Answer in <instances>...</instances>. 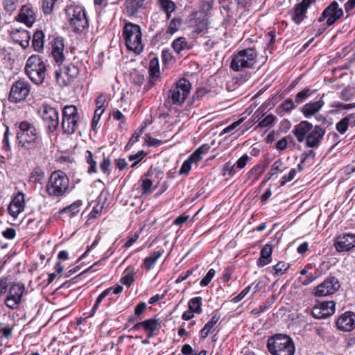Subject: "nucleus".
I'll return each mask as SVG.
<instances>
[{
	"instance_id": "nucleus-50",
	"label": "nucleus",
	"mask_w": 355,
	"mask_h": 355,
	"mask_svg": "<svg viewBox=\"0 0 355 355\" xmlns=\"http://www.w3.org/2000/svg\"><path fill=\"white\" fill-rule=\"evenodd\" d=\"M236 165L232 164L231 162H227L223 168V175H228L229 176H233L237 173Z\"/></svg>"
},
{
	"instance_id": "nucleus-51",
	"label": "nucleus",
	"mask_w": 355,
	"mask_h": 355,
	"mask_svg": "<svg viewBox=\"0 0 355 355\" xmlns=\"http://www.w3.org/2000/svg\"><path fill=\"white\" fill-rule=\"evenodd\" d=\"M56 1L57 0H43L42 10L45 15H49L52 12Z\"/></svg>"
},
{
	"instance_id": "nucleus-36",
	"label": "nucleus",
	"mask_w": 355,
	"mask_h": 355,
	"mask_svg": "<svg viewBox=\"0 0 355 355\" xmlns=\"http://www.w3.org/2000/svg\"><path fill=\"white\" fill-rule=\"evenodd\" d=\"M202 299L201 297L191 298L188 303L189 309L196 313H201Z\"/></svg>"
},
{
	"instance_id": "nucleus-44",
	"label": "nucleus",
	"mask_w": 355,
	"mask_h": 355,
	"mask_svg": "<svg viewBox=\"0 0 355 355\" xmlns=\"http://www.w3.org/2000/svg\"><path fill=\"white\" fill-rule=\"evenodd\" d=\"M19 0H3V4L7 12L12 13L17 8Z\"/></svg>"
},
{
	"instance_id": "nucleus-13",
	"label": "nucleus",
	"mask_w": 355,
	"mask_h": 355,
	"mask_svg": "<svg viewBox=\"0 0 355 355\" xmlns=\"http://www.w3.org/2000/svg\"><path fill=\"white\" fill-rule=\"evenodd\" d=\"M340 285L337 278L330 277L317 286L313 293L315 296L323 297L334 293L340 288Z\"/></svg>"
},
{
	"instance_id": "nucleus-29",
	"label": "nucleus",
	"mask_w": 355,
	"mask_h": 355,
	"mask_svg": "<svg viewBox=\"0 0 355 355\" xmlns=\"http://www.w3.org/2000/svg\"><path fill=\"white\" fill-rule=\"evenodd\" d=\"M14 325L0 322V340H8L13 335Z\"/></svg>"
},
{
	"instance_id": "nucleus-12",
	"label": "nucleus",
	"mask_w": 355,
	"mask_h": 355,
	"mask_svg": "<svg viewBox=\"0 0 355 355\" xmlns=\"http://www.w3.org/2000/svg\"><path fill=\"white\" fill-rule=\"evenodd\" d=\"M343 15V10L338 8V3L333 1L322 12L321 16L318 19L319 22L327 19L326 27L333 25L338 19Z\"/></svg>"
},
{
	"instance_id": "nucleus-24",
	"label": "nucleus",
	"mask_w": 355,
	"mask_h": 355,
	"mask_svg": "<svg viewBox=\"0 0 355 355\" xmlns=\"http://www.w3.org/2000/svg\"><path fill=\"white\" fill-rule=\"evenodd\" d=\"M272 246L267 243L263 246L260 252V257L257 261L259 267H263L272 261Z\"/></svg>"
},
{
	"instance_id": "nucleus-4",
	"label": "nucleus",
	"mask_w": 355,
	"mask_h": 355,
	"mask_svg": "<svg viewBox=\"0 0 355 355\" xmlns=\"http://www.w3.org/2000/svg\"><path fill=\"white\" fill-rule=\"evenodd\" d=\"M25 73L35 85H42L46 75V65L39 55L30 56L26 63Z\"/></svg>"
},
{
	"instance_id": "nucleus-41",
	"label": "nucleus",
	"mask_w": 355,
	"mask_h": 355,
	"mask_svg": "<svg viewBox=\"0 0 355 355\" xmlns=\"http://www.w3.org/2000/svg\"><path fill=\"white\" fill-rule=\"evenodd\" d=\"M161 7L166 12L167 19L171 17V13L175 10V4L171 0H160Z\"/></svg>"
},
{
	"instance_id": "nucleus-63",
	"label": "nucleus",
	"mask_w": 355,
	"mask_h": 355,
	"mask_svg": "<svg viewBox=\"0 0 355 355\" xmlns=\"http://www.w3.org/2000/svg\"><path fill=\"white\" fill-rule=\"evenodd\" d=\"M249 159L250 157L247 155H244L240 157L235 164L236 165V168L242 169L244 168L246 166L247 162L249 160Z\"/></svg>"
},
{
	"instance_id": "nucleus-53",
	"label": "nucleus",
	"mask_w": 355,
	"mask_h": 355,
	"mask_svg": "<svg viewBox=\"0 0 355 355\" xmlns=\"http://www.w3.org/2000/svg\"><path fill=\"white\" fill-rule=\"evenodd\" d=\"M284 162H282V159H278L277 160H276L272 166V168L270 169V171L274 174L275 175L276 173H277L278 172H283V171L284 170Z\"/></svg>"
},
{
	"instance_id": "nucleus-57",
	"label": "nucleus",
	"mask_w": 355,
	"mask_h": 355,
	"mask_svg": "<svg viewBox=\"0 0 355 355\" xmlns=\"http://www.w3.org/2000/svg\"><path fill=\"white\" fill-rule=\"evenodd\" d=\"M104 112V109H96L92 121V128L94 130L100 120L101 116Z\"/></svg>"
},
{
	"instance_id": "nucleus-37",
	"label": "nucleus",
	"mask_w": 355,
	"mask_h": 355,
	"mask_svg": "<svg viewBox=\"0 0 355 355\" xmlns=\"http://www.w3.org/2000/svg\"><path fill=\"white\" fill-rule=\"evenodd\" d=\"M172 46L175 51L178 53L189 48L187 40L184 37H180L175 40L172 44Z\"/></svg>"
},
{
	"instance_id": "nucleus-9",
	"label": "nucleus",
	"mask_w": 355,
	"mask_h": 355,
	"mask_svg": "<svg viewBox=\"0 0 355 355\" xmlns=\"http://www.w3.org/2000/svg\"><path fill=\"white\" fill-rule=\"evenodd\" d=\"M191 89V83L189 80L182 78L180 79L174 87L169 90L168 98L171 99L173 103L176 105L182 104Z\"/></svg>"
},
{
	"instance_id": "nucleus-60",
	"label": "nucleus",
	"mask_w": 355,
	"mask_h": 355,
	"mask_svg": "<svg viewBox=\"0 0 355 355\" xmlns=\"http://www.w3.org/2000/svg\"><path fill=\"white\" fill-rule=\"evenodd\" d=\"M9 128L6 127V130L4 132L3 139V149H4L6 151L10 150V146L9 143Z\"/></svg>"
},
{
	"instance_id": "nucleus-52",
	"label": "nucleus",
	"mask_w": 355,
	"mask_h": 355,
	"mask_svg": "<svg viewBox=\"0 0 355 355\" xmlns=\"http://www.w3.org/2000/svg\"><path fill=\"white\" fill-rule=\"evenodd\" d=\"M215 273H216L215 270L213 268H211L208 271L207 275L200 281V286H207L210 283V282L211 281L213 277H214Z\"/></svg>"
},
{
	"instance_id": "nucleus-26",
	"label": "nucleus",
	"mask_w": 355,
	"mask_h": 355,
	"mask_svg": "<svg viewBox=\"0 0 355 355\" xmlns=\"http://www.w3.org/2000/svg\"><path fill=\"white\" fill-rule=\"evenodd\" d=\"M123 291V286L121 285H117L116 286H113L105 289L103 293H101L97 297L95 304L94 305L91 315H94L96 309H98L99 304L102 302V300L107 296H111L112 294H119L121 293Z\"/></svg>"
},
{
	"instance_id": "nucleus-23",
	"label": "nucleus",
	"mask_w": 355,
	"mask_h": 355,
	"mask_svg": "<svg viewBox=\"0 0 355 355\" xmlns=\"http://www.w3.org/2000/svg\"><path fill=\"white\" fill-rule=\"evenodd\" d=\"M133 35V24L126 22L124 24L121 38L124 42V44L129 51H133V42L132 37Z\"/></svg>"
},
{
	"instance_id": "nucleus-15",
	"label": "nucleus",
	"mask_w": 355,
	"mask_h": 355,
	"mask_svg": "<svg viewBox=\"0 0 355 355\" xmlns=\"http://www.w3.org/2000/svg\"><path fill=\"white\" fill-rule=\"evenodd\" d=\"M335 311L334 301L318 302L312 309L311 314L317 319H324L331 315Z\"/></svg>"
},
{
	"instance_id": "nucleus-20",
	"label": "nucleus",
	"mask_w": 355,
	"mask_h": 355,
	"mask_svg": "<svg viewBox=\"0 0 355 355\" xmlns=\"http://www.w3.org/2000/svg\"><path fill=\"white\" fill-rule=\"evenodd\" d=\"M10 35L13 42L20 44L23 49L28 46L31 39L28 31L24 29L15 28L11 31Z\"/></svg>"
},
{
	"instance_id": "nucleus-64",
	"label": "nucleus",
	"mask_w": 355,
	"mask_h": 355,
	"mask_svg": "<svg viewBox=\"0 0 355 355\" xmlns=\"http://www.w3.org/2000/svg\"><path fill=\"white\" fill-rule=\"evenodd\" d=\"M317 278L316 275L309 273L306 275V278L304 279H302L300 277H299V281L301 282L302 284L304 286H307L312 283L315 279Z\"/></svg>"
},
{
	"instance_id": "nucleus-5",
	"label": "nucleus",
	"mask_w": 355,
	"mask_h": 355,
	"mask_svg": "<svg viewBox=\"0 0 355 355\" xmlns=\"http://www.w3.org/2000/svg\"><path fill=\"white\" fill-rule=\"evenodd\" d=\"M67 19L72 30L77 33H82L89 26L85 8L80 6H68L65 8Z\"/></svg>"
},
{
	"instance_id": "nucleus-56",
	"label": "nucleus",
	"mask_w": 355,
	"mask_h": 355,
	"mask_svg": "<svg viewBox=\"0 0 355 355\" xmlns=\"http://www.w3.org/2000/svg\"><path fill=\"white\" fill-rule=\"evenodd\" d=\"M9 214L14 218H17L18 215L21 213L24 209H21L20 207L15 206L11 203L8 208Z\"/></svg>"
},
{
	"instance_id": "nucleus-30",
	"label": "nucleus",
	"mask_w": 355,
	"mask_h": 355,
	"mask_svg": "<svg viewBox=\"0 0 355 355\" xmlns=\"http://www.w3.org/2000/svg\"><path fill=\"white\" fill-rule=\"evenodd\" d=\"M135 54H139L144 50V45L141 43V31L139 26L135 24Z\"/></svg>"
},
{
	"instance_id": "nucleus-49",
	"label": "nucleus",
	"mask_w": 355,
	"mask_h": 355,
	"mask_svg": "<svg viewBox=\"0 0 355 355\" xmlns=\"http://www.w3.org/2000/svg\"><path fill=\"white\" fill-rule=\"evenodd\" d=\"M181 23L182 20L180 19H173L170 22L166 33L171 35L175 33L178 30Z\"/></svg>"
},
{
	"instance_id": "nucleus-2",
	"label": "nucleus",
	"mask_w": 355,
	"mask_h": 355,
	"mask_svg": "<svg viewBox=\"0 0 355 355\" xmlns=\"http://www.w3.org/2000/svg\"><path fill=\"white\" fill-rule=\"evenodd\" d=\"M19 144L26 149H33L42 152L44 145L39 131L33 123L22 121L19 125L17 132Z\"/></svg>"
},
{
	"instance_id": "nucleus-35",
	"label": "nucleus",
	"mask_w": 355,
	"mask_h": 355,
	"mask_svg": "<svg viewBox=\"0 0 355 355\" xmlns=\"http://www.w3.org/2000/svg\"><path fill=\"white\" fill-rule=\"evenodd\" d=\"M354 119L352 114L347 115L336 123V128L340 134H345L350 124L351 120Z\"/></svg>"
},
{
	"instance_id": "nucleus-18",
	"label": "nucleus",
	"mask_w": 355,
	"mask_h": 355,
	"mask_svg": "<svg viewBox=\"0 0 355 355\" xmlns=\"http://www.w3.org/2000/svg\"><path fill=\"white\" fill-rule=\"evenodd\" d=\"M160 328V321L157 318H150L135 324V330L143 329L148 338L154 336V332Z\"/></svg>"
},
{
	"instance_id": "nucleus-22",
	"label": "nucleus",
	"mask_w": 355,
	"mask_h": 355,
	"mask_svg": "<svg viewBox=\"0 0 355 355\" xmlns=\"http://www.w3.org/2000/svg\"><path fill=\"white\" fill-rule=\"evenodd\" d=\"M16 19L30 27L35 21V12L30 6L24 5L16 17Z\"/></svg>"
},
{
	"instance_id": "nucleus-45",
	"label": "nucleus",
	"mask_w": 355,
	"mask_h": 355,
	"mask_svg": "<svg viewBox=\"0 0 355 355\" xmlns=\"http://www.w3.org/2000/svg\"><path fill=\"white\" fill-rule=\"evenodd\" d=\"M140 182V186L142 189L143 193H149L152 192L151 187L153 185V182L150 179H148L146 177H142Z\"/></svg>"
},
{
	"instance_id": "nucleus-54",
	"label": "nucleus",
	"mask_w": 355,
	"mask_h": 355,
	"mask_svg": "<svg viewBox=\"0 0 355 355\" xmlns=\"http://www.w3.org/2000/svg\"><path fill=\"white\" fill-rule=\"evenodd\" d=\"M297 171L295 168H292L288 175L282 178L280 181V186L285 185L287 182L292 181L296 175Z\"/></svg>"
},
{
	"instance_id": "nucleus-55",
	"label": "nucleus",
	"mask_w": 355,
	"mask_h": 355,
	"mask_svg": "<svg viewBox=\"0 0 355 355\" xmlns=\"http://www.w3.org/2000/svg\"><path fill=\"white\" fill-rule=\"evenodd\" d=\"M110 166H111V162H110V158L108 157H103V159L100 164V168H101V171L105 174H109L110 171Z\"/></svg>"
},
{
	"instance_id": "nucleus-6",
	"label": "nucleus",
	"mask_w": 355,
	"mask_h": 355,
	"mask_svg": "<svg viewBox=\"0 0 355 355\" xmlns=\"http://www.w3.org/2000/svg\"><path fill=\"white\" fill-rule=\"evenodd\" d=\"M257 62V53L253 48L239 51L233 55L230 67L235 71L252 69Z\"/></svg>"
},
{
	"instance_id": "nucleus-27",
	"label": "nucleus",
	"mask_w": 355,
	"mask_h": 355,
	"mask_svg": "<svg viewBox=\"0 0 355 355\" xmlns=\"http://www.w3.org/2000/svg\"><path fill=\"white\" fill-rule=\"evenodd\" d=\"M324 105L322 101L310 102L305 104L301 109L305 117L308 118L318 112Z\"/></svg>"
},
{
	"instance_id": "nucleus-16",
	"label": "nucleus",
	"mask_w": 355,
	"mask_h": 355,
	"mask_svg": "<svg viewBox=\"0 0 355 355\" xmlns=\"http://www.w3.org/2000/svg\"><path fill=\"white\" fill-rule=\"evenodd\" d=\"M336 327L343 331H350L355 328V313L346 311L336 320Z\"/></svg>"
},
{
	"instance_id": "nucleus-8",
	"label": "nucleus",
	"mask_w": 355,
	"mask_h": 355,
	"mask_svg": "<svg viewBox=\"0 0 355 355\" xmlns=\"http://www.w3.org/2000/svg\"><path fill=\"white\" fill-rule=\"evenodd\" d=\"M80 116L75 105H66L62 109V128L64 133L73 134L78 129Z\"/></svg>"
},
{
	"instance_id": "nucleus-31",
	"label": "nucleus",
	"mask_w": 355,
	"mask_h": 355,
	"mask_svg": "<svg viewBox=\"0 0 355 355\" xmlns=\"http://www.w3.org/2000/svg\"><path fill=\"white\" fill-rule=\"evenodd\" d=\"M148 71L150 77V82H153L154 79L156 80V78L159 77L160 71L159 62L157 58H153L150 61Z\"/></svg>"
},
{
	"instance_id": "nucleus-39",
	"label": "nucleus",
	"mask_w": 355,
	"mask_h": 355,
	"mask_svg": "<svg viewBox=\"0 0 355 355\" xmlns=\"http://www.w3.org/2000/svg\"><path fill=\"white\" fill-rule=\"evenodd\" d=\"M289 263L284 261H279L275 266H273L272 272L275 276H280L284 274L289 268Z\"/></svg>"
},
{
	"instance_id": "nucleus-3",
	"label": "nucleus",
	"mask_w": 355,
	"mask_h": 355,
	"mask_svg": "<svg viewBox=\"0 0 355 355\" xmlns=\"http://www.w3.org/2000/svg\"><path fill=\"white\" fill-rule=\"evenodd\" d=\"M267 348L272 355H293L295 351L292 338L282 334L270 337L267 340Z\"/></svg>"
},
{
	"instance_id": "nucleus-48",
	"label": "nucleus",
	"mask_w": 355,
	"mask_h": 355,
	"mask_svg": "<svg viewBox=\"0 0 355 355\" xmlns=\"http://www.w3.org/2000/svg\"><path fill=\"white\" fill-rule=\"evenodd\" d=\"M275 120L274 115L268 114L259 123L258 126L261 128L271 127L274 125Z\"/></svg>"
},
{
	"instance_id": "nucleus-47",
	"label": "nucleus",
	"mask_w": 355,
	"mask_h": 355,
	"mask_svg": "<svg viewBox=\"0 0 355 355\" xmlns=\"http://www.w3.org/2000/svg\"><path fill=\"white\" fill-rule=\"evenodd\" d=\"M311 92L309 89H304L302 91L298 92L295 98L297 104H300L304 102L310 95Z\"/></svg>"
},
{
	"instance_id": "nucleus-19",
	"label": "nucleus",
	"mask_w": 355,
	"mask_h": 355,
	"mask_svg": "<svg viewBox=\"0 0 355 355\" xmlns=\"http://www.w3.org/2000/svg\"><path fill=\"white\" fill-rule=\"evenodd\" d=\"M64 48V41L62 38L57 37L54 39L52 44L51 55L58 67L62 64L65 59Z\"/></svg>"
},
{
	"instance_id": "nucleus-25",
	"label": "nucleus",
	"mask_w": 355,
	"mask_h": 355,
	"mask_svg": "<svg viewBox=\"0 0 355 355\" xmlns=\"http://www.w3.org/2000/svg\"><path fill=\"white\" fill-rule=\"evenodd\" d=\"M220 318V314L218 311H214L212 313L211 320L207 322L204 327L200 331V338L202 339L206 338L208 335L214 331L215 324L218 322Z\"/></svg>"
},
{
	"instance_id": "nucleus-28",
	"label": "nucleus",
	"mask_w": 355,
	"mask_h": 355,
	"mask_svg": "<svg viewBox=\"0 0 355 355\" xmlns=\"http://www.w3.org/2000/svg\"><path fill=\"white\" fill-rule=\"evenodd\" d=\"M83 203L82 201L78 200L75 202H73L70 205L63 208L60 210V214H67V216L69 218H71L74 216H76L79 211L80 208L82 206Z\"/></svg>"
},
{
	"instance_id": "nucleus-10",
	"label": "nucleus",
	"mask_w": 355,
	"mask_h": 355,
	"mask_svg": "<svg viewBox=\"0 0 355 355\" xmlns=\"http://www.w3.org/2000/svg\"><path fill=\"white\" fill-rule=\"evenodd\" d=\"M31 86L29 83L24 79H19L13 83L8 99L13 103H18L24 99L29 95Z\"/></svg>"
},
{
	"instance_id": "nucleus-11",
	"label": "nucleus",
	"mask_w": 355,
	"mask_h": 355,
	"mask_svg": "<svg viewBox=\"0 0 355 355\" xmlns=\"http://www.w3.org/2000/svg\"><path fill=\"white\" fill-rule=\"evenodd\" d=\"M24 291V284L21 282L11 284L5 300V304L7 307L11 309H17L21 302V297Z\"/></svg>"
},
{
	"instance_id": "nucleus-33",
	"label": "nucleus",
	"mask_w": 355,
	"mask_h": 355,
	"mask_svg": "<svg viewBox=\"0 0 355 355\" xmlns=\"http://www.w3.org/2000/svg\"><path fill=\"white\" fill-rule=\"evenodd\" d=\"M162 252L160 251H155L150 254V256L145 258L144 261L143 267L146 270L151 269L155 265L156 261L161 257Z\"/></svg>"
},
{
	"instance_id": "nucleus-59",
	"label": "nucleus",
	"mask_w": 355,
	"mask_h": 355,
	"mask_svg": "<svg viewBox=\"0 0 355 355\" xmlns=\"http://www.w3.org/2000/svg\"><path fill=\"white\" fill-rule=\"evenodd\" d=\"M288 141H291V138L289 137H286L280 139L276 144L277 149L279 150H284L286 148Z\"/></svg>"
},
{
	"instance_id": "nucleus-58",
	"label": "nucleus",
	"mask_w": 355,
	"mask_h": 355,
	"mask_svg": "<svg viewBox=\"0 0 355 355\" xmlns=\"http://www.w3.org/2000/svg\"><path fill=\"white\" fill-rule=\"evenodd\" d=\"M250 288V286H247L239 294L233 297L232 301L234 303H238L239 302L241 301L245 297V296L249 293Z\"/></svg>"
},
{
	"instance_id": "nucleus-34",
	"label": "nucleus",
	"mask_w": 355,
	"mask_h": 355,
	"mask_svg": "<svg viewBox=\"0 0 355 355\" xmlns=\"http://www.w3.org/2000/svg\"><path fill=\"white\" fill-rule=\"evenodd\" d=\"M33 46L35 51H40L44 46V33L42 31H37L33 36Z\"/></svg>"
},
{
	"instance_id": "nucleus-62",
	"label": "nucleus",
	"mask_w": 355,
	"mask_h": 355,
	"mask_svg": "<svg viewBox=\"0 0 355 355\" xmlns=\"http://www.w3.org/2000/svg\"><path fill=\"white\" fill-rule=\"evenodd\" d=\"M192 164L193 163L189 159L185 160L181 166L180 174H187L191 168Z\"/></svg>"
},
{
	"instance_id": "nucleus-7",
	"label": "nucleus",
	"mask_w": 355,
	"mask_h": 355,
	"mask_svg": "<svg viewBox=\"0 0 355 355\" xmlns=\"http://www.w3.org/2000/svg\"><path fill=\"white\" fill-rule=\"evenodd\" d=\"M69 178L66 174L57 171L51 173L46 185V191L51 197H60L63 196L69 187Z\"/></svg>"
},
{
	"instance_id": "nucleus-61",
	"label": "nucleus",
	"mask_w": 355,
	"mask_h": 355,
	"mask_svg": "<svg viewBox=\"0 0 355 355\" xmlns=\"http://www.w3.org/2000/svg\"><path fill=\"white\" fill-rule=\"evenodd\" d=\"M147 304L145 302H140L136 307H135V315L139 316L146 309Z\"/></svg>"
},
{
	"instance_id": "nucleus-21",
	"label": "nucleus",
	"mask_w": 355,
	"mask_h": 355,
	"mask_svg": "<svg viewBox=\"0 0 355 355\" xmlns=\"http://www.w3.org/2000/svg\"><path fill=\"white\" fill-rule=\"evenodd\" d=\"M315 0H302V1L295 6L294 13L292 19L296 23H301L305 18L307 8L314 3Z\"/></svg>"
},
{
	"instance_id": "nucleus-1",
	"label": "nucleus",
	"mask_w": 355,
	"mask_h": 355,
	"mask_svg": "<svg viewBox=\"0 0 355 355\" xmlns=\"http://www.w3.org/2000/svg\"><path fill=\"white\" fill-rule=\"evenodd\" d=\"M293 132L298 142L305 141L309 148H317L322 141L325 129L320 125H313L307 121H302L296 125Z\"/></svg>"
},
{
	"instance_id": "nucleus-42",
	"label": "nucleus",
	"mask_w": 355,
	"mask_h": 355,
	"mask_svg": "<svg viewBox=\"0 0 355 355\" xmlns=\"http://www.w3.org/2000/svg\"><path fill=\"white\" fill-rule=\"evenodd\" d=\"M86 160L89 164L88 173H96V162L93 159L92 153L90 150H87Z\"/></svg>"
},
{
	"instance_id": "nucleus-14",
	"label": "nucleus",
	"mask_w": 355,
	"mask_h": 355,
	"mask_svg": "<svg viewBox=\"0 0 355 355\" xmlns=\"http://www.w3.org/2000/svg\"><path fill=\"white\" fill-rule=\"evenodd\" d=\"M59 114L57 110L50 106H44L42 119L49 134L53 132L59 124Z\"/></svg>"
},
{
	"instance_id": "nucleus-40",
	"label": "nucleus",
	"mask_w": 355,
	"mask_h": 355,
	"mask_svg": "<svg viewBox=\"0 0 355 355\" xmlns=\"http://www.w3.org/2000/svg\"><path fill=\"white\" fill-rule=\"evenodd\" d=\"M133 282V269L128 268L123 273L121 283L130 287Z\"/></svg>"
},
{
	"instance_id": "nucleus-32",
	"label": "nucleus",
	"mask_w": 355,
	"mask_h": 355,
	"mask_svg": "<svg viewBox=\"0 0 355 355\" xmlns=\"http://www.w3.org/2000/svg\"><path fill=\"white\" fill-rule=\"evenodd\" d=\"M55 77L58 85L60 87H65L70 84L69 78L64 74V70L60 67L55 71Z\"/></svg>"
},
{
	"instance_id": "nucleus-43",
	"label": "nucleus",
	"mask_w": 355,
	"mask_h": 355,
	"mask_svg": "<svg viewBox=\"0 0 355 355\" xmlns=\"http://www.w3.org/2000/svg\"><path fill=\"white\" fill-rule=\"evenodd\" d=\"M10 203L20 207L22 209H24V194L22 192H18V193L13 198Z\"/></svg>"
},
{
	"instance_id": "nucleus-38",
	"label": "nucleus",
	"mask_w": 355,
	"mask_h": 355,
	"mask_svg": "<svg viewBox=\"0 0 355 355\" xmlns=\"http://www.w3.org/2000/svg\"><path fill=\"white\" fill-rule=\"evenodd\" d=\"M62 69L64 70V74L67 76V77L69 78L70 82H71L72 80L75 78L79 73L78 68L72 64L64 66Z\"/></svg>"
},
{
	"instance_id": "nucleus-46",
	"label": "nucleus",
	"mask_w": 355,
	"mask_h": 355,
	"mask_svg": "<svg viewBox=\"0 0 355 355\" xmlns=\"http://www.w3.org/2000/svg\"><path fill=\"white\" fill-rule=\"evenodd\" d=\"M11 278L10 276L3 277L0 278V296L4 295L10 284Z\"/></svg>"
},
{
	"instance_id": "nucleus-17",
	"label": "nucleus",
	"mask_w": 355,
	"mask_h": 355,
	"mask_svg": "<svg viewBox=\"0 0 355 355\" xmlns=\"http://www.w3.org/2000/svg\"><path fill=\"white\" fill-rule=\"evenodd\" d=\"M335 247L338 252L349 251L355 247V234H345L338 236Z\"/></svg>"
}]
</instances>
